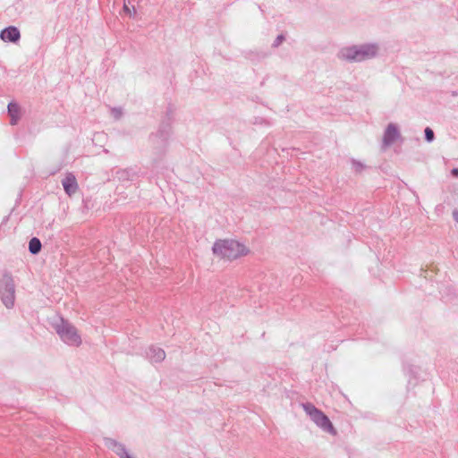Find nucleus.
<instances>
[{
    "instance_id": "nucleus-1",
    "label": "nucleus",
    "mask_w": 458,
    "mask_h": 458,
    "mask_svg": "<svg viewBox=\"0 0 458 458\" xmlns=\"http://www.w3.org/2000/svg\"><path fill=\"white\" fill-rule=\"evenodd\" d=\"M379 49V45L376 42L347 46L340 49L337 56L350 63H360L375 58Z\"/></svg>"
},
{
    "instance_id": "nucleus-2",
    "label": "nucleus",
    "mask_w": 458,
    "mask_h": 458,
    "mask_svg": "<svg viewBox=\"0 0 458 458\" xmlns=\"http://www.w3.org/2000/svg\"><path fill=\"white\" fill-rule=\"evenodd\" d=\"M213 252L221 258L233 260L249 253V249L235 240H218L213 245Z\"/></svg>"
},
{
    "instance_id": "nucleus-3",
    "label": "nucleus",
    "mask_w": 458,
    "mask_h": 458,
    "mask_svg": "<svg viewBox=\"0 0 458 458\" xmlns=\"http://www.w3.org/2000/svg\"><path fill=\"white\" fill-rule=\"evenodd\" d=\"M171 135L172 128L168 123L161 124L156 132L149 135L148 141L156 156L155 161L161 160L165 155Z\"/></svg>"
},
{
    "instance_id": "nucleus-4",
    "label": "nucleus",
    "mask_w": 458,
    "mask_h": 458,
    "mask_svg": "<svg viewBox=\"0 0 458 458\" xmlns=\"http://www.w3.org/2000/svg\"><path fill=\"white\" fill-rule=\"evenodd\" d=\"M53 327L60 339L67 345L78 347L81 344V337L77 328L68 320L61 318L53 324Z\"/></svg>"
},
{
    "instance_id": "nucleus-5",
    "label": "nucleus",
    "mask_w": 458,
    "mask_h": 458,
    "mask_svg": "<svg viewBox=\"0 0 458 458\" xmlns=\"http://www.w3.org/2000/svg\"><path fill=\"white\" fill-rule=\"evenodd\" d=\"M301 407L310 417V419L324 432H327L332 436L336 435V430L334 428L329 418L320 410H318L311 403H301Z\"/></svg>"
},
{
    "instance_id": "nucleus-6",
    "label": "nucleus",
    "mask_w": 458,
    "mask_h": 458,
    "mask_svg": "<svg viewBox=\"0 0 458 458\" xmlns=\"http://www.w3.org/2000/svg\"><path fill=\"white\" fill-rule=\"evenodd\" d=\"M0 297L7 309L13 307L15 301V284L13 279L8 275L4 276L0 282Z\"/></svg>"
},
{
    "instance_id": "nucleus-7",
    "label": "nucleus",
    "mask_w": 458,
    "mask_h": 458,
    "mask_svg": "<svg viewBox=\"0 0 458 458\" xmlns=\"http://www.w3.org/2000/svg\"><path fill=\"white\" fill-rule=\"evenodd\" d=\"M401 134L396 124L389 123L385 130L383 136V147L392 145L396 140L400 138Z\"/></svg>"
},
{
    "instance_id": "nucleus-8",
    "label": "nucleus",
    "mask_w": 458,
    "mask_h": 458,
    "mask_svg": "<svg viewBox=\"0 0 458 458\" xmlns=\"http://www.w3.org/2000/svg\"><path fill=\"white\" fill-rule=\"evenodd\" d=\"M62 185L65 193L69 196L76 193L79 188L76 177L72 173L66 174L65 177L62 180Z\"/></svg>"
},
{
    "instance_id": "nucleus-9",
    "label": "nucleus",
    "mask_w": 458,
    "mask_h": 458,
    "mask_svg": "<svg viewBox=\"0 0 458 458\" xmlns=\"http://www.w3.org/2000/svg\"><path fill=\"white\" fill-rule=\"evenodd\" d=\"M0 38L4 42L15 43L20 39L21 33L16 27L9 26L1 31Z\"/></svg>"
},
{
    "instance_id": "nucleus-10",
    "label": "nucleus",
    "mask_w": 458,
    "mask_h": 458,
    "mask_svg": "<svg viewBox=\"0 0 458 458\" xmlns=\"http://www.w3.org/2000/svg\"><path fill=\"white\" fill-rule=\"evenodd\" d=\"M146 357L151 362H161L165 358V352L163 349L151 345L146 351Z\"/></svg>"
},
{
    "instance_id": "nucleus-11",
    "label": "nucleus",
    "mask_w": 458,
    "mask_h": 458,
    "mask_svg": "<svg viewBox=\"0 0 458 458\" xmlns=\"http://www.w3.org/2000/svg\"><path fill=\"white\" fill-rule=\"evenodd\" d=\"M105 445L115 453L120 458H124L129 453L125 446L113 438H105Z\"/></svg>"
},
{
    "instance_id": "nucleus-12",
    "label": "nucleus",
    "mask_w": 458,
    "mask_h": 458,
    "mask_svg": "<svg viewBox=\"0 0 458 458\" xmlns=\"http://www.w3.org/2000/svg\"><path fill=\"white\" fill-rule=\"evenodd\" d=\"M105 445L115 453L120 458H124L129 453L125 446L113 438H105Z\"/></svg>"
},
{
    "instance_id": "nucleus-13",
    "label": "nucleus",
    "mask_w": 458,
    "mask_h": 458,
    "mask_svg": "<svg viewBox=\"0 0 458 458\" xmlns=\"http://www.w3.org/2000/svg\"><path fill=\"white\" fill-rule=\"evenodd\" d=\"M136 175V172L132 168L120 169L116 172V177L122 182L133 181Z\"/></svg>"
},
{
    "instance_id": "nucleus-14",
    "label": "nucleus",
    "mask_w": 458,
    "mask_h": 458,
    "mask_svg": "<svg viewBox=\"0 0 458 458\" xmlns=\"http://www.w3.org/2000/svg\"><path fill=\"white\" fill-rule=\"evenodd\" d=\"M8 114L11 117V124L15 125L20 119V106L16 103H9L8 106Z\"/></svg>"
},
{
    "instance_id": "nucleus-15",
    "label": "nucleus",
    "mask_w": 458,
    "mask_h": 458,
    "mask_svg": "<svg viewBox=\"0 0 458 458\" xmlns=\"http://www.w3.org/2000/svg\"><path fill=\"white\" fill-rule=\"evenodd\" d=\"M41 242L38 238L33 237L29 242V250L31 254H38L41 250Z\"/></svg>"
},
{
    "instance_id": "nucleus-16",
    "label": "nucleus",
    "mask_w": 458,
    "mask_h": 458,
    "mask_svg": "<svg viewBox=\"0 0 458 458\" xmlns=\"http://www.w3.org/2000/svg\"><path fill=\"white\" fill-rule=\"evenodd\" d=\"M424 132H425V140L428 142H432L435 139V134H434V131H432V129H430L429 127H427L425 129Z\"/></svg>"
},
{
    "instance_id": "nucleus-17",
    "label": "nucleus",
    "mask_w": 458,
    "mask_h": 458,
    "mask_svg": "<svg viewBox=\"0 0 458 458\" xmlns=\"http://www.w3.org/2000/svg\"><path fill=\"white\" fill-rule=\"evenodd\" d=\"M352 168L355 172L360 173L364 169V165L359 161L352 160Z\"/></svg>"
},
{
    "instance_id": "nucleus-18",
    "label": "nucleus",
    "mask_w": 458,
    "mask_h": 458,
    "mask_svg": "<svg viewBox=\"0 0 458 458\" xmlns=\"http://www.w3.org/2000/svg\"><path fill=\"white\" fill-rule=\"evenodd\" d=\"M123 12L130 17H132L136 13L135 7L132 6V8L131 9L126 4H124L123 5Z\"/></svg>"
},
{
    "instance_id": "nucleus-19",
    "label": "nucleus",
    "mask_w": 458,
    "mask_h": 458,
    "mask_svg": "<svg viewBox=\"0 0 458 458\" xmlns=\"http://www.w3.org/2000/svg\"><path fill=\"white\" fill-rule=\"evenodd\" d=\"M284 36L283 34L278 35V36L276 37V38L275 39V41H274V43H273L272 47H279V46L283 43V41H284Z\"/></svg>"
},
{
    "instance_id": "nucleus-20",
    "label": "nucleus",
    "mask_w": 458,
    "mask_h": 458,
    "mask_svg": "<svg viewBox=\"0 0 458 458\" xmlns=\"http://www.w3.org/2000/svg\"><path fill=\"white\" fill-rule=\"evenodd\" d=\"M113 114L115 118H119L121 116V111L117 109H113Z\"/></svg>"
},
{
    "instance_id": "nucleus-21",
    "label": "nucleus",
    "mask_w": 458,
    "mask_h": 458,
    "mask_svg": "<svg viewBox=\"0 0 458 458\" xmlns=\"http://www.w3.org/2000/svg\"><path fill=\"white\" fill-rule=\"evenodd\" d=\"M453 217L458 223V211L457 210L454 211Z\"/></svg>"
},
{
    "instance_id": "nucleus-22",
    "label": "nucleus",
    "mask_w": 458,
    "mask_h": 458,
    "mask_svg": "<svg viewBox=\"0 0 458 458\" xmlns=\"http://www.w3.org/2000/svg\"><path fill=\"white\" fill-rule=\"evenodd\" d=\"M452 173L455 175H458V168L454 169Z\"/></svg>"
},
{
    "instance_id": "nucleus-23",
    "label": "nucleus",
    "mask_w": 458,
    "mask_h": 458,
    "mask_svg": "<svg viewBox=\"0 0 458 458\" xmlns=\"http://www.w3.org/2000/svg\"><path fill=\"white\" fill-rule=\"evenodd\" d=\"M124 458H133L130 454H128Z\"/></svg>"
}]
</instances>
